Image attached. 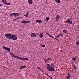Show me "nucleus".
I'll return each instance as SVG.
<instances>
[{
    "label": "nucleus",
    "instance_id": "nucleus-19",
    "mask_svg": "<svg viewBox=\"0 0 79 79\" xmlns=\"http://www.w3.org/2000/svg\"><path fill=\"white\" fill-rule=\"evenodd\" d=\"M46 34H48V35H49V37H52V38H53V39H54V38H54L53 36H52V35H50V34H49L48 33H46Z\"/></svg>",
    "mask_w": 79,
    "mask_h": 79
},
{
    "label": "nucleus",
    "instance_id": "nucleus-11",
    "mask_svg": "<svg viewBox=\"0 0 79 79\" xmlns=\"http://www.w3.org/2000/svg\"><path fill=\"white\" fill-rule=\"evenodd\" d=\"M70 77H71V75L70 74V73L69 72L68 74V75L66 77V78L67 79H70Z\"/></svg>",
    "mask_w": 79,
    "mask_h": 79
},
{
    "label": "nucleus",
    "instance_id": "nucleus-42",
    "mask_svg": "<svg viewBox=\"0 0 79 79\" xmlns=\"http://www.w3.org/2000/svg\"><path fill=\"white\" fill-rule=\"evenodd\" d=\"M75 68H76V67H75Z\"/></svg>",
    "mask_w": 79,
    "mask_h": 79
},
{
    "label": "nucleus",
    "instance_id": "nucleus-20",
    "mask_svg": "<svg viewBox=\"0 0 79 79\" xmlns=\"http://www.w3.org/2000/svg\"><path fill=\"white\" fill-rule=\"evenodd\" d=\"M77 59V58H76V57H74L72 59V60L73 61H75Z\"/></svg>",
    "mask_w": 79,
    "mask_h": 79
},
{
    "label": "nucleus",
    "instance_id": "nucleus-33",
    "mask_svg": "<svg viewBox=\"0 0 79 79\" xmlns=\"http://www.w3.org/2000/svg\"><path fill=\"white\" fill-rule=\"evenodd\" d=\"M37 68H38V69H40V67H37Z\"/></svg>",
    "mask_w": 79,
    "mask_h": 79
},
{
    "label": "nucleus",
    "instance_id": "nucleus-39",
    "mask_svg": "<svg viewBox=\"0 0 79 79\" xmlns=\"http://www.w3.org/2000/svg\"><path fill=\"white\" fill-rule=\"evenodd\" d=\"M41 71H42V72H43V73H44V71H42V70H41Z\"/></svg>",
    "mask_w": 79,
    "mask_h": 79
},
{
    "label": "nucleus",
    "instance_id": "nucleus-22",
    "mask_svg": "<svg viewBox=\"0 0 79 79\" xmlns=\"http://www.w3.org/2000/svg\"><path fill=\"white\" fill-rule=\"evenodd\" d=\"M4 4H5L6 5H10V3L5 2Z\"/></svg>",
    "mask_w": 79,
    "mask_h": 79
},
{
    "label": "nucleus",
    "instance_id": "nucleus-24",
    "mask_svg": "<svg viewBox=\"0 0 79 79\" xmlns=\"http://www.w3.org/2000/svg\"><path fill=\"white\" fill-rule=\"evenodd\" d=\"M46 75H47V76H48V77H49L50 78V79H53V78H52V77H50V76H49V75H48L47 74H46Z\"/></svg>",
    "mask_w": 79,
    "mask_h": 79
},
{
    "label": "nucleus",
    "instance_id": "nucleus-21",
    "mask_svg": "<svg viewBox=\"0 0 79 79\" xmlns=\"http://www.w3.org/2000/svg\"><path fill=\"white\" fill-rule=\"evenodd\" d=\"M63 32H64V34H66V30H64Z\"/></svg>",
    "mask_w": 79,
    "mask_h": 79
},
{
    "label": "nucleus",
    "instance_id": "nucleus-1",
    "mask_svg": "<svg viewBox=\"0 0 79 79\" xmlns=\"http://www.w3.org/2000/svg\"><path fill=\"white\" fill-rule=\"evenodd\" d=\"M10 54L11 55H12V57L15 58H17L19 59V60H29V59L27 58H24L23 57H20L19 56L16 55H14V54L10 52Z\"/></svg>",
    "mask_w": 79,
    "mask_h": 79
},
{
    "label": "nucleus",
    "instance_id": "nucleus-9",
    "mask_svg": "<svg viewBox=\"0 0 79 79\" xmlns=\"http://www.w3.org/2000/svg\"><path fill=\"white\" fill-rule=\"evenodd\" d=\"M2 48L3 49L6 50H7V51H10V49L9 48H7L5 46H3Z\"/></svg>",
    "mask_w": 79,
    "mask_h": 79
},
{
    "label": "nucleus",
    "instance_id": "nucleus-37",
    "mask_svg": "<svg viewBox=\"0 0 79 79\" xmlns=\"http://www.w3.org/2000/svg\"><path fill=\"white\" fill-rule=\"evenodd\" d=\"M2 4H0V6H2Z\"/></svg>",
    "mask_w": 79,
    "mask_h": 79
},
{
    "label": "nucleus",
    "instance_id": "nucleus-35",
    "mask_svg": "<svg viewBox=\"0 0 79 79\" xmlns=\"http://www.w3.org/2000/svg\"><path fill=\"white\" fill-rule=\"evenodd\" d=\"M19 18H21V17H18V18L17 19H19Z\"/></svg>",
    "mask_w": 79,
    "mask_h": 79
},
{
    "label": "nucleus",
    "instance_id": "nucleus-2",
    "mask_svg": "<svg viewBox=\"0 0 79 79\" xmlns=\"http://www.w3.org/2000/svg\"><path fill=\"white\" fill-rule=\"evenodd\" d=\"M46 69L49 71H55V69H54V67L52 66H51V65L49 64H47Z\"/></svg>",
    "mask_w": 79,
    "mask_h": 79
},
{
    "label": "nucleus",
    "instance_id": "nucleus-10",
    "mask_svg": "<svg viewBox=\"0 0 79 79\" xmlns=\"http://www.w3.org/2000/svg\"><path fill=\"white\" fill-rule=\"evenodd\" d=\"M31 37H36V34L35 33H32L31 34Z\"/></svg>",
    "mask_w": 79,
    "mask_h": 79
},
{
    "label": "nucleus",
    "instance_id": "nucleus-5",
    "mask_svg": "<svg viewBox=\"0 0 79 79\" xmlns=\"http://www.w3.org/2000/svg\"><path fill=\"white\" fill-rule=\"evenodd\" d=\"M18 39V36L17 35L13 34L12 35V40H16Z\"/></svg>",
    "mask_w": 79,
    "mask_h": 79
},
{
    "label": "nucleus",
    "instance_id": "nucleus-14",
    "mask_svg": "<svg viewBox=\"0 0 79 79\" xmlns=\"http://www.w3.org/2000/svg\"><path fill=\"white\" fill-rule=\"evenodd\" d=\"M13 16L15 17H16L17 16H19V14L17 13H13Z\"/></svg>",
    "mask_w": 79,
    "mask_h": 79
},
{
    "label": "nucleus",
    "instance_id": "nucleus-32",
    "mask_svg": "<svg viewBox=\"0 0 79 79\" xmlns=\"http://www.w3.org/2000/svg\"><path fill=\"white\" fill-rule=\"evenodd\" d=\"M28 15H29V12H28L27 13L26 15L27 16Z\"/></svg>",
    "mask_w": 79,
    "mask_h": 79
},
{
    "label": "nucleus",
    "instance_id": "nucleus-38",
    "mask_svg": "<svg viewBox=\"0 0 79 79\" xmlns=\"http://www.w3.org/2000/svg\"><path fill=\"white\" fill-rule=\"evenodd\" d=\"M15 20H16V19L13 20V21H15Z\"/></svg>",
    "mask_w": 79,
    "mask_h": 79
},
{
    "label": "nucleus",
    "instance_id": "nucleus-12",
    "mask_svg": "<svg viewBox=\"0 0 79 79\" xmlns=\"http://www.w3.org/2000/svg\"><path fill=\"white\" fill-rule=\"evenodd\" d=\"M44 35V32H42L40 33L39 35L40 37V38H42V37H44V35Z\"/></svg>",
    "mask_w": 79,
    "mask_h": 79
},
{
    "label": "nucleus",
    "instance_id": "nucleus-40",
    "mask_svg": "<svg viewBox=\"0 0 79 79\" xmlns=\"http://www.w3.org/2000/svg\"><path fill=\"white\" fill-rule=\"evenodd\" d=\"M0 79H2V78H1V77H0Z\"/></svg>",
    "mask_w": 79,
    "mask_h": 79
},
{
    "label": "nucleus",
    "instance_id": "nucleus-43",
    "mask_svg": "<svg viewBox=\"0 0 79 79\" xmlns=\"http://www.w3.org/2000/svg\"><path fill=\"white\" fill-rule=\"evenodd\" d=\"M75 68H76V67H75Z\"/></svg>",
    "mask_w": 79,
    "mask_h": 79
},
{
    "label": "nucleus",
    "instance_id": "nucleus-41",
    "mask_svg": "<svg viewBox=\"0 0 79 79\" xmlns=\"http://www.w3.org/2000/svg\"><path fill=\"white\" fill-rule=\"evenodd\" d=\"M67 26H68V25H67Z\"/></svg>",
    "mask_w": 79,
    "mask_h": 79
},
{
    "label": "nucleus",
    "instance_id": "nucleus-34",
    "mask_svg": "<svg viewBox=\"0 0 79 79\" xmlns=\"http://www.w3.org/2000/svg\"><path fill=\"white\" fill-rule=\"evenodd\" d=\"M54 39H56V40H58V39H57V38H54Z\"/></svg>",
    "mask_w": 79,
    "mask_h": 79
},
{
    "label": "nucleus",
    "instance_id": "nucleus-17",
    "mask_svg": "<svg viewBox=\"0 0 79 79\" xmlns=\"http://www.w3.org/2000/svg\"><path fill=\"white\" fill-rule=\"evenodd\" d=\"M50 19V18L49 17H46V18L45 21H46L47 22V21H49V20Z\"/></svg>",
    "mask_w": 79,
    "mask_h": 79
},
{
    "label": "nucleus",
    "instance_id": "nucleus-36",
    "mask_svg": "<svg viewBox=\"0 0 79 79\" xmlns=\"http://www.w3.org/2000/svg\"><path fill=\"white\" fill-rule=\"evenodd\" d=\"M24 16H26V17H27V16L26 15H24Z\"/></svg>",
    "mask_w": 79,
    "mask_h": 79
},
{
    "label": "nucleus",
    "instance_id": "nucleus-6",
    "mask_svg": "<svg viewBox=\"0 0 79 79\" xmlns=\"http://www.w3.org/2000/svg\"><path fill=\"white\" fill-rule=\"evenodd\" d=\"M71 19H67L66 20V21L68 24H72V23H73V21H72V20H71Z\"/></svg>",
    "mask_w": 79,
    "mask_h": 79
},
{
    "label": "nucleus",
    "instance_id": "nucleus-23",
    "mask_svg": "<svg viewBox=\"0 0 79 79\" xmlns=\"http://www.w3.org/2000/svg\"><path fill=\"white\" fill-rule=\"evenodd\" d=\"M6 2V0H2V3Z\"/></svg>",
    "mask_w": 79,
    "mask_h": 79
},
{
    "label": "nucleus",
    "instance_id": "nucleus-15",
    "mask_svg": "<svg viewBox=\"0 0 79 79\" xmlns=\"http://www.w3.org/2000/svg\"><path fill=\"white\" fill-rule=\"evenodd\" d=\"M28 3H29V4H30V5H32V4L33 3V2L32 0H28Z\"/></svg>",
    "mask_w": 79,
    "mask_h": 79
},
{
    "label": "nucleus",
    "instance_id": "nucleus-7",
    "mask_svg": "<svg viewBox=\"0 0 79 79\" xmlns=\"http://www.w3.org/2000/svg\"><path fill=\"white\" fill-rule=\"evenodd\" d=\"M21 23L23 24H27L28 23H30V21L27 20H23L21 22Z\"/></svg>",
    "mask_w": 79,
    "mask_h": 79
},
{
    "label": "nucleus",
    "instance_id": "nucleus-27",
    "mask_svg": "<svg viewBox=\"0 0 79 79\" xmlns=\"http://www.w3.org/2000/svg\"><path fill=\"white\" fill-rule=\"evenodd\" d=\"M76 45H79V41H77L76 43Z\"/></svg>",
    "mask_w": 79,
    "mask_h": 79
},
{
    "label": "nucleus",
    "instance_id": "nucleus-25",
    "mask_svg": "<svg viewBox=\"0 0 79 79\" xmlns=\"http://www.w3.org/2000/svg\"><path fill=\"white\" fill-rule=\"evenodd\" d=\"M41 46L42 47H45V45L41 44Z\"/></svg>",
    "mask_w": 79,
    "mask_h": 79
},
{
    "label": "nucleus",
    "instance_id": "nucleus-3",
    "mask_svg": "<svg viewBox=\"0 0 79 79\" xmlns=\"http://www.w3.org/2000/svg\"><path fill=\"white\" fill-rule=\"evenodd\" d=\"M46 69L49 71H55V69H54V67L52 66H51V65L49 64H47Z\"/></svg>",
    "mask_w": 79,
    "mask_h": 79
},
{
    "label": "nucleus",
    "instance_id": "nucleus-16",
    "mask_svg": "<svg viewBox=\"0 0 79 79\" xmlns=\"http://www.w3.org/2000/svg\"><path fill=\"white\" fill-rule=\"evenodd\" d=\"M26 68V66L25 65L21 66L20 68V69H23V68Z\"/></svg>",
    "mask_w": 79,
    "mask_h": 79
},
{
    "label": "nucleus",
    "instance_id": "nucleus-28",
    "mask_svg": "<svg viewBox=\"0 0 79 79\" xmlns=\"http://www.w3.org/2000/svg\"><path fill=\"white\" fill-rule=\"evenodd\" d=\"M10 16H13V13L11 14L10 15Z\"/></svg>",
    "mask_w": 79,
    "mask_h": 79
},
{
    "label": "nucleus",
    "instance_id": "nucleus-8",
    "mask_svg": "<svg viewBox=\"0 0 79 79\" xmlns=\"http://www.w3.org/2000/svg\"><path fill=\"white\" fill-rule=\"evenodd\" d=\"M61 17L59 16V15H57L56 16V22H58V21L60 20V18Z\"/></svg>",
    "mask_w": 79,
    "mask_h": 79
},
{
    "label": "nucleus",
    "instance_id": "nucleus-30",
    "mask_svg": "<svg viewBox=\"0 0 79 79\" xmlns=\"http://www.w3.org/2000/svg\"><path fill=\"white\" fill-rule=\"evenodd\" d=\"M59 35H60V36H62V35H63V34L62 33H60Z\"/></svg>",
    "mask_w": 79,
    "mask_h": 79
},
{
    "label": "nucleus",
    "instance_id": "nucleus-26",
    "mask_svg": "<svg viewBox=\"0 0 79 79\" xmlns=\"http://www.w3.org/2000/svg\"><path fill=\"white\" fill-rule=\"evenodd\" d=\"M44 61H45V63H46L47 61H48V59H44Z\"/></svg>",
    "mask_w": 79,
    "mask_h": 79
},
{
    "label": "nucleus",
    "instance_id": "nucleus-13",
    "mask_svg": "<svg viewBox=\"0 0 79 79\" xmlns=\"http://www.w3.org/2000/svg\"><path fill=\"white\" fill-rule=\"evenodd\" d=\"M36 23H42V21L40 20H36L35 21Z\"/></svg>",
    "mask_w": 79,
    "mask_h": 79
},
{
    "label": "nucleus",
    "instance_id": "nucleus-4",
    "mask_svg": "<svg viewBox=\"0 0 79 79\" xmlns=\"http://www.w3.org/2000/svg\"><path fill=\"white\" fill-rule=\"evenodd\" d=\"M5 36L9 40L11 39L12 38V35L10 34H5Z\"/></svg>",
    "mask_w": 79,
    "mask_h": 79
},
{
    "label": "nucleus",
    "instance_id": "nucleus-31",
    "mask_svg": "<svg viewBox=\"0 0 79 79\" xmlns=\"http://www.w3.org/2000/svg\"><path fill=\"white\" fill-rule=\"evenodd\" d=\"M60 36V35H59L57 36H56V38H58V37H59Z\"/></svg>",
    "mask_w": 79,
    "mask_h": 79
},
{
    "label": "nucleus",
    "instance_id": "nucleus-29",
    "mask_svg": "<svg viewBox=\"0 0 79 79\" xmlns=\"http://www.w3.org/2000/svg\"><path fill=\"white\" fill-rule=\"evenodd\" d=\"M48 59V60H52V59L51 58H48L47 59Z\"/></svg>",
    "mask_w": 79,
    "mask_h": 79
},
{
    "label": "nucleus",
    "instance_id": "nucleus-18",
    "mask_svg": "<svg viewBox=\"0 0 79 79\" xmlns=\"http://www.w3.org/2000/svg\"><path fill=\"white\" fill-rule=\"evenodd\" d=\"M55 2H57V3H60L61 2L60 0H55Z\"/></svg>",
    "mask_w": 79,
    "mask_h": 79
}]
</instances>
